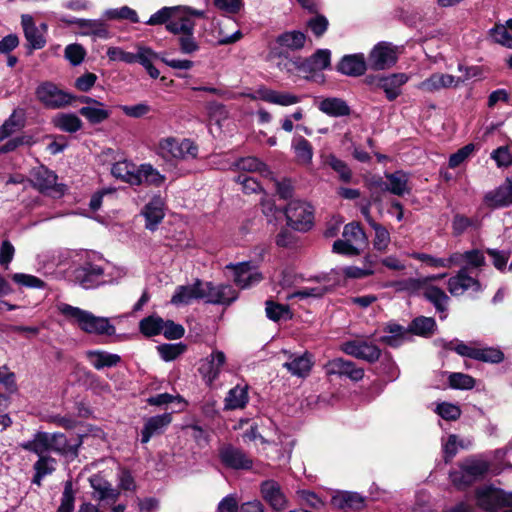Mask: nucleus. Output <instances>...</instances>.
Returning <instances> with one entry per match:
<instances>
[{
	"mask_svg": "<svg viewBox=\"0 0 512 512\" xmlns=\"http://www.w3.org/2000/svg\"><path fill=\"white\" fill-rule=\"evenodd\" d=\"M59 312L86 334L113 336L116 328L106 317L96 316L92 312L62 303Z\"/></svg>",
	"mask_w": 512,
	"mask_h": 512,
	"instance_id": "obj_1",
	"label": "nucleus"
},
{
	"mask_svg": "<svg viewBox=\"0 0 512 512\" xmlns=\"http://www.w3.org/2000/svg\"><path fill=\"white\" fill-rule=\"evenodd\" d=\"M489 471L486 461L467 458L459 464V470L451 471L449 478L454 487L464 490L484 478Z\"/></svg>",
	"mask_w": 512,
	"mask_h": 512,
	"instance_id": "obj_2",
	"label": "nucleus"
},
{
	"mask_svg": "<svg viewBox=\"0 0 512 512\" xmlns=\"http://www.w3.org/2000/svg\"><path fill=\"white\" fill-rule=\"evenodd\" d=\"M36 99L46 109H61L71 105L76 100V95L60 89L50 81L40 83L35 90Z\"/></svg>",
	"mask_w": 512,
	"mask_h": 512,
	"instance_id": "obj_3",
	"label": "nucleus"
},
{
	"mask_svg": "<svg viewBox=\"0 0 512 512\" xmlns=\"http://www.w3.org/2000/svg\"><path fill=\"white\" fill-rule=\"evenodd\" d=\"M287 226L298 232H307L314 225L313 207L300 200H291L285 208Z\"/></svg>",
	"mask_w": 512,
	"mask_h": 512,
	"instance_id": "obj_4",
	"label": "nucleus"
},
{
	"mask_svg": "<svg viewBox=\"0 0 512 512\" xmlns=\"http://www.w3.org/2000/svg\"><path fill=\"white\" fill-rule=\"evenodd\" d=\"M307 39V35L300 30L284 31L270 45V54L278 58H288L290 52L303 49Z\"/></svg>",
	"mask_w": 512,
	"mask_h": 512,
	"instance_id": "obj_5",
	"label": "nucleus"
},
{
	"mask_svg": "<svg viewBox=\"0 0 512 512\" xmlns=\"http://www.w3.org/2000/svg\"><path fill=\"white\" fill-rule=\"evenodd\" d=\"M218 457L221 464L228 469L249 471L253 468V459L242 448L230 443L219 448Z\"/></svg>",
	"mask_w": 512,
	"mask_h": 512,
	"instance_id": "obj_6",
	"label": "nucleus"
},
{
	"mask_svg": "<svg viewBox=\"0 0 512 512\" xmlns=\"http://www.w3.org/2000/svg\"><path fill=\"white\" fill-rule=\"evenodd\" d=\"M291 63L297 71L306 74L331 69V51L329 49H317L309 57H295L291 60Z\"/></svg>",
	"mask_w": 512,
	"mask_h": 512,
	"instance_id": "obj_7",
	"label": "nucleus"
},
{
	"mask_svg": "<svg viewBox=\"0 0 512 512\" xmlns=\"http://www.w3.org/2000/svg\"><path fill=\"white\" fill-rule=\"evenodd\" d=\"M203 290L205 303L213 305H222L225 307L234 303L239 292L230 284H214L211 281L203 282Z\"/></svg>",
	"mask_w": 512,
	"mask_h": 512,
	"instance_id": "obj_8",
	"label": "nucleus"
},
{
	"mask_svg": "<svg viewBox=\"0 0 512 512\" xmlns=\"http://www.w3.org/2000/svg\"><path fill=\"white\" fill-rule=\"evenodd\" d=\"M398 60L395 47L389 42H379L368 56L370 68L379 71L392 67Z\"/></svg>",
	"mask_w": 512,
	"mask_h": 512,
	"instance_id": "obj_9",
	"label": "nucleus"
},
{
	"mask_svg": "<svg viewBox=\"0 0 512 512\" xmlns=\"http://www.w3.org/2000/svg\"><path fill=\"white\" fill-rule=\"evenodd\" d=\"M225 363V353L220 350H213L209 356L201 359L198 372L207 386H212L218 379L221 368Z\"/></svg>",
	"mask_w": 512,
	"mask_h": 512,
	"instance_id": "obj_10",
	"label": "nucleus"
},
{
	"mask_svg": "<svg viewBox=\"0 0 512 512\" xmlns=\"http://www.w3.org/2000/svg\"><path fill=\"white\" fill-rule=\"evenodd\" d=\"M341 351L357 359L374 363L379 360L381 350L378 346L366 341L350 340L342 343Z\"/></svg>",
	"mask_w": 512,
	"mask_h": 512,
	"instance_id": "obj_11",
	"label": "nucleus"
},
{
	"mask_svg": "<svg viewBox=\"0 0 512 512\" xmlns=\"http://www.w3.org/2000/svg\"><path fill=\"white\" fill-rule=\"evenodd\" d=\"M325 371L328 376L347 377L354 382L360 381L364 377L363 368L357 367L353 361L344 358L329 360L325 365Z\"/></svg>",
	"mask_w": 512,
	"mask_h": 512,
	"instance_id": "obj_12",
	"label": "nucleus"
},
{
	"mask_svg": "<svg viewBox=\"0 0 512 512\" xmlns=\"http://www.w3.org/2000/svg\"><path fill=\"white\" fill-rule=\"evenodd\" d=\"M61 21L67 25H77L81 29V34L93 36L100 39H109L111 33L108 25L100 19H82V18H62Z\"/></svg>",
	"mask_w": 512,
	"mask_h": 512,
	"instance_id": "obj_13",
	"label": "nucleus"
},
{
	"mask_svg": "<svg viewBox=\"0 0 512 512\" xmlns=\"http://www.w3.org/2000/svg\"><path fill=\"white\" fill-rule=\"evenodd\" d=\"M477 506L486 512H496L503 508L502 488L489 485L475 491Z\"/></svg>",
	"mask_w": 512,
	"mask_h": 512,
	"instance_id": "obj_14",
	"label": "nucleus"
},
{
	"mask_svg": "<svg viewBox=\"0 0 512 512\" xmlns=\"http://www.w3.org/2000/svg\"><path fill=\"white\" fill-rule=\"evenodd\" d=\"M33 177V186L42 193L48 190H53L56 193L63 195L67 190V186L65 184L57 183V174L44 165H41L37 170H35Z\"/></svg>",
	"mask_w": 512,
	"mask_h": 512,
	"instance_id": "obj_15",
	"label": "nucleus"
},
{
	"mask_svg": "<svg viewBox=\"0 0 512 512\" xmlns=\"http://www.w3.org/2000/svg\"><path fill=\"white\" fill-rule=\"evenodd\" d=\"M483 203L490 209L508 207L512 205V176L496 189L487 192L483 197Z\"/></svg>",
	"mask_w": 512,
	"mask_h": 512,
	"instance_id": "obj_16",
	"label": "nucleus"
},
{
	"mask_svg": "<svg viewBox=\"0 0 512 512\" xmlns=\"http://www.w3.org/2000/svg\"><path fill=\"white\" fill-rule=\"evenodd\" d=\"M262 498L275 511H282L287 506V498L282 491L280 484L273 480H265L260 484Z\"/></svg>",
	"mask_w": 512,
	"mask_h": 512,
	"instance_id": "obj_17",
	"label": "nucleus"
},
{
	"mask_svg": "<svg viewBox=\"0 0 512 512\" xmlns=\"http://www.w3.org/2000/svg\"><path fill=\"white\" fill-rule=\"evenodd\" d=\"M335 70L345 76L359 77L365 74L367 62L362 53L347 54L336 64Z\"/></svg>",
	"mask_w": 512,
	"mask_h": 512,
	"instance_id": "obj_18",
	"label": "nucleus"
},
{
	"mask_svg": "<svg viewBox=\"0 0 512 512\" xmlns=\"http://www.w3.org/2000/svg\"><path fill=\"white\" fill-rule=\"evenodd\" d=\"M141 214L145 218V228L154 232L165 217L164 202L160 195L154 196L142 208Z\"/></svg>",
	"mask_w": 512,
	"mask_h": 512,
	"instance_id": "obj_19",
	"label": "nucleus"
},
{
	"mask_svg": "<svg viewBox=\"0 0 512 512\" xmlns=\"http://www.w3.org/2000/svg\"><path fill=\"white\" fill-rule=\"evenodd\" d=\"M171 422V413L155 415L146 419L141 430V443L146 444L152 437L163 434Z\"/></svg>",
	"mask_w": 512,
	"mask_h": 512,
	"instance_id": "obj_20",
	"label": "nucleus"
},
{
	"mask_svg": "<svg viewBox=\"0 0 512 512\" xmlns=\"http://www.w3.org/2000/svg\"><path fill=\"white\" fill-rule=\"evenodd\" d=\"M203 281L196 279L192 285H180L176 288L170 302L174 305L189 304L193 299H204Z\"/></svg>",
	"mask_w": 512,
	"mask_h": 512,
	"instance_id": "obj_21",
	"label": "nucleus"
},
{
	"mask_svg": "<svg viewBox=\"0 0 512 512\" xmlns=\"http://www.w3.org/2000/svg\"><path fill=\"white\" fill-rule=\"evenodd\" d=\"M332 504L341 510L361 511L366 506V497L358 492L340 491L332 497Z\"/></svg>",
	"mask_w": 512,
	"mask_h": 512,
	"instance_id": "obj_22",
	"label": "nucleus"
},
{
	"mask_svg": "<svg viewBox=\"0 0 512 512\" xmlns=\"http://www.w3.org/2000/svg\"><path fill=\"white\" fill-rule=\"evenodd\" d=\"M408 81L405 73H394L389 76H381L377 87L385 92L387 100L394 101L401 94V87Z\"/></svg>",
	"mask_w": 512,
	"mask_h": 512,
	"instance_id": "obj_23",
	"label": "nucleus"
},
{
	"mask_svg": "<svg viewBox=\"0 0 512 512\" xmlns=\"http://www.w3.org/2000/svg\"><path fill=\"white\" fill-rule=\"evenodd\" d=\"M21 25L23 28L25 39L28 42V53L30 54L32 53L33 50L42 49L46 44V40L44 36L41 33H39L33 17L28 14L22 15Z\"/></svg>",
	"mask_w": 512,
	"mask_h": 512,
	"instance_id": "obj_24",
	"label": "nucleus"
},
{
	"mask_svg": "<svg viewBox=\"0 0 512 512\" xmlns=\"http://www.w3.org/2000/svg\"><path fill=\"white\" fill-rule=\"evenodd\" d=\"M51 451L57 452L63 456H71L76 458L78 456L79 447L82 445V436H78L75 443H70L65 434L57 432L50 434Z\"/></svg>",
	"mask_w": 512,
	"mask_h": 512,
	"instance_id": "obj_25",
	"label": "nucleus"
},
{
	"mask_svg": "<svg viewBox=\"0 0 512 512\" xmlns=\"http://www.w3.org/2000/svg\"><path fill=\"white\" fill-rule=\"evenodd\" d=\"M318 109L329 117L339 118L350 116L352 113L348 103L339 97L323 98L317 105Z\"/></svg>",
	"mask_w": 512,
	"mask_h": 512,
	"instance_id": "obj_26",
	"label": "nucleus"
},
{
	"mask_svg": "<svg viewBox=\"0 0 512 512\" xmlns=\"http://www.w3.org/2000/svg\"><path fill=\"white\" fill-rule=\"evenodd\" d=\"M103 274L101 266L88 262L76 270V279L83 288L89 289L99 284Z\"/></svg>",
	"mask_w": 512,
	"mask_h": 512,
	"instance_id": "obj_27",
	"label": "nucleus"
},
{
	"mask_svg": "<svg viewBox=\"0 0 512 512\" xmlns=\"http://www.w3.org/2000/svg\"><path fill=\"white\" fill-rule=\"evenodd\" d=\"M313 364V355L306 351L302 355L293 357L291 361L285 362L283 367L292 375L304 378L309 375Z\"/></svg>",
	"mask_w": 512,
	"mask_h": 512,
	"instance_id": "obj_28",
	"label": "nucleus"
},
{
	"mask_svg": "<svg viewBox=\"0 0 512 512\" xmlns=\"http://www.w3.org/2000/svg\"><path fill=\"white\" fill-rule=\"evenodd\" d=\"M385 178L387 179V191L396 195L403 196L404 194H409L411 192V188L408 187L409 182V174L403 170H396L392 173H385Z\"/></svg>",
	"mask_w": 512,
	"mask_h": 512,
	"instance_id": "obj_29",
	"label": "nucleus"
},
{
	"mask_svg": "<svg viewBox=\"0 0 512 512\" xmlns=\"http://www.w3.org/2000/svg\"><path fill=\"white\" fill-rule=\"evenodd\" d=\"M259 98L265 102L280 105L289 106L300 102V97L288 92H278L272 89H260L258 90Z\"/></svg>",
	"mask_w": 512,
	"mask_h": 512,
	"instance_id": "obj_30",
	"label": "nucleus"
},
{
	"mask_svg": "<svg viewBox=\"0 0 512 512\" xmlns=\"http://www.w3.org/2000/svg\"><path fill=\"white\" fill-rule=\"evenodd\" d=\"M111 173L114 177L121 179L130 185H141V180L139 175H137L135 166L128 161H119L114 163L111 168Z\"/></svg>",
	"mask_w": 512,
	"mask_h": 512,
	"instance_id": "obj_31",
	"label": "nucleus"
},
{
	"mask_svg": "<svg viewBox=\"0 0 512 512\" xmlns=\"http://www.w3.org/2000/svg\"><path fill=\"white\" fill-rule=\"evenodd\" d=\"M86 356L97 370L115 367L121 362L119 355L101 350H89L86 352Z\"/></svg>",
	"mask_w": 512,
	"mask_h": 512,
	"instance_id": "obj_32",
	"label": "nucleus"
},
{
	"mask_svg": "<svg viewBox=\"0 0 512 512\" xmlns=\"http://www.w3.org/2000/svg\"><path fill=\"white\" fill-rule=\"evenodd\" d=\"M437 328V324L434 318L418 316L415 317L409 324L407 331L410 334L429 338L431 337Z\"/></svg>",
	"mask_w": 512,
	"mask_h": 512,
	"instance_id": "obj_33",
	"label": "nucleus"
},
{
	"mask_svg": "<svg viewBox=\"0 0 512 512\" xmlns=\"http://www.w3.org/2000/svg\"><path fill=\"white\" fill-rule=\"evenodd\" d=\"M52 124L62 132L76 133L83 127L82 120L74 113H58L52 118Z\"/></svg>",
	"mask_w": 512,
	"mask_h": 512,
	"instance_id": "obj_34",
	"label": "nucleus"
},
{
	"mask_svg": "<svg viewBox=\"0 0 512 512\" xmlns=\"http://www.w3.org/2000/svg\"><path fill=\"white\" fill-rule=\"evenodd\" d=\"M50 438V433L38 431L32 440L21 443L20 447L38 456L44 455L45 452L51 451Z\"/></svg>",
	"mask_w": 512,
	"mask_h": 512,
	"instance_id": "obj_35",
	"label": "nucleus"
},
{
	"mask_svg": "<svg viewBox=\"0 0 512 512\" xmlns=\"http://www.w3.org/2000/svg\"><path fill=\"white\" fill-rule=\"evenodd\" d=\"M323 164L336 172L341 182L350 183L352 181L353 174L348 164L335 154L329 153L323 156Z\"/></svg>",
	"mask_w": 512,
	"mask_h": 512,
	"instance_id": "obj_36",
	"label": "nucleus"
},
{
	"mask_svg": "<svg viewBox=\"0 0 512 512\" xmlns=\"http://www.w3.org/2000/svg\"><path fill=\"white\" fill-rule=\"evenodd\" d=\"M91 487L99 494V500H113L115 501L119 493L115 491L111 484L101 475L94 474L89 478Z\"/></svg>",
	"mask_w": 512,
	"mask_h": 512,
	"instance_id": "obj_37",
	"label": "nucleus"
},
{
	"mask_svg": "<svg viewBox=\"0 0 512 512\" xmlns=\"http://www.w3.org/2000/svg\"><path fill=\"white\" fill-rule=\"evenodd\" d=\"M423 297L432 303L438 312L443 313L447 310L450 298L440 287L434 285L427 286L423 292Z\"/></svg>",
	"mask_w": 512,
	"mask_h": 512,
	"instance_id": "obj_38",
	"label": "nucleus"
},
{
	"mask_svg": "<svg viewBox=\"0 0 512 512\" xmlns=\"http://www.w3.org/2000/svg\"><path fill=\"white\" fill-rule=\"evenodd\" d=\"M248 403L247 386L241 387L239 385L230 389L225 398V409L236 410L243 409Z\"/></svg>",
	"mask_w": 512,
	"mask_h": 512,
	"instance_id": "obj_39",
	"label": "nucleus"
},
{
	"mask_svg": "<svg viewBox=\"0 0 512 512\" xmlns=\"http://www.w3.org/2000/svg\"><path fill=\"white\" fill-rule=\"evenodd\" d=\"M235 166L238 170L246 172H259L264 176L272 174L267 164L259 160L257 157L248 156L239 158L235 162Z\"/></svg>",
	"mask_w": 512,
	"mask_h": 512,
	"instance_id": "obj_40",
	"label": "nucleus"
},
{
	"mask_svg": "<svg viewBox=\"0 0 512 512\" xmlns=\"http://www.w3.org/2000/svg\"><path fill=\"white\" fill-rule=\"evenodd\" d=\"M265 305L267 318L274 322H279L282 319L291 320L293 318V312L289 305L280 304L273 300H267Z\"/></svg>",
	"mask_w": 512,
	"mask_h": 512,
	"instance_id": "obj_41",
	"label": "nucleus"
},
{
	"mask_svg": "<svg viewBox=\"0 0 512 512\" xmlns=\"http://www.w3.org/2000/svg\"><path fill=\"white\" fill-rule=\"evenodd\" d=\"M481 221L478 216L467 217L464 214L456 213L452 220V234L455 237L461 236L468 228H479Z\"/></svg>",
	"mask_w": 512,
	"mask_h": 512,
	"instance_id": "obj_42",
	"label": "nucleus"
},
{
	"mask_svg": "<svg viewBox=\"0 0 512 512\" xmlns=\"http://www.w3.org/2000/svg\"><path fill=\"white\" fill-rule=\"evenodd\" d=\"M137 175H139L141 184L145 183L155 187H160L166 179L165 176L160 174L151 164H141L137 169Z\"/></svg>",
	"mask_w": 512,
	"mask_h": 512,
	"instance_id": "obj_43",
	"label": "nucleus"
},
{
	"mask_svg": "<svg viewBox=\"0 0 512 512\" xmlns=\"http://www.w3.org/2000/svg\"><path fill=\"white\" fill-rule=\"evenodd\" d=\"M164 320L159 316L150 315L139 322V331L145 337H153L162 333Z\"/></svg>",
	"mask_w": 512,
	"mask_h": 512,
	"instance_id": "obj_44",
	"label": "nucleus"
},
{
	"mask_svg": "<svg viewBox=\"0 0 512 512\" xmlns=\"http://www.w3.org/2000/svg\"><path fill=\"white\" fill-rule=\"evenodd\" d=\"M159 149L162 156L167 160H181L184 159L182 152V143L178 142L175 138H167L160 141Z\"/></svg>",
	"mask_w": 512,
	"mask_h": 512,
	"instance_id": "obj_45",
	"label": "nucleus"
},
{
	"mask_svg": "<svg viewBox=\"0 0 512 512\" xmlns=\"http://www.w3.org/2000/svg\"><path fill=\"white\" fill-rule=\"evenodd\" d=\"M342 236L352 244L366 245L367 236L359 222H350L344 226Z\"/></svg>",
	"mask_w": 512,
	"mask_h": 512,
	"instance_id": "obj_46",
	"label": "nucleus"
},
{
	"mask_svg": "<svg viewBox=\"0 0 512 512\" xmlns=\"http://www.w3.org/2000/svg\"><path fill=\"white\" fill-rule=\"evenodd\" d=\"M314 16L309 18L306 22V28L317 38H321L328 31L329 21L327 17L319 12L314 13Z\"/></svg>",
	"mask_w": 512,
	"mask_h": 512,
	"instance_id": "obj_47",
	"label": "nucleus"
},
{
	"mask_svg": "<svg viewBox=\"0 0 512 512\" xmlns=\"http://www.w3.org/2000/svg\"><path fill=\"white\" fill-rule=\"evenodd\" d=\"M79 114L87 119L92 125H97L110 117V112L97 106H83L79 109Z\"/></svg>",
	"mask_w": 512,
	"mask_h": 512,
	"instance_id": "obj_48",
	"label": "nucleus"
},
{
	"mask_svg": "<svg viewBox=\"0 0 512 512\" xmlns=\"http://www.w3.org/2000/svg\"><path fill=\"white\" fill-rule=\"evenodd\" d=\"M292 146L298 159L304 163H310L313 158L312 144L303 136H298L293 140Z\"/></svg>",
	"mask_w": 512,
	"mask_h": 512,
	"instance_id": "obj_49",
	"label": "nucleus"
},
{
	"mask_svg": "<svg viewBox=\"0 0 512 512\" xmlns=\"http://www.w3.org/2000/svg\"><path fill=\"white\" fill-rule=\"evenodd\" d=\"M491 33L497 43L512 48V19H508L506 25H495Z\"/></svg>",
	"mask_w": 512,
	"mask_h": 512,
	"instance_id": "obj_50",
	"label": "nucleus"
},
{
	"mask_svg": "<svg viewBox=\"0 0 512 512\" xmlns=\"http://www.w3.org/2000/svg\"><path fill=\"white\" fill-rule=\"evenodd\" d=\"M297 496L302 506H307L314 511H320L325 506V502L311 490H298Z\"/></svg>",
	"mask_w": 512,
	"mask_h": 512,
	"instance_id": "obj_51",
	"label": "nucleus"
},
{
	"mask_svg": "<svg viewBox=\"0 0 512 512\" xmlns=\"http://www.w3.org/2000/svg\"><path fill=\"white\" fill-rule=\"evenodd\" d=\"M186 349L187 346L181 342L176 344L164 343L157 346V350L161 358L166 362L175 360L177 357L183 354Z\"/></svg>",
	"mask_w": 512,
	"mask_h": 512,
	"instance_id": "obj_52",
	"label": "nucleus"
},
{
	"mask_svg": "<svg viewBox=\"0 0 512 512\" xmlns=\"http://www.w3.org/2000/svg\"><path fill=\"white\" fill-rule=\"evenodd\" d=\"M449 386L453 389L470 390L475 387V379L464 373L454 372L448 377Z\"/></svg>",
	"mask_w": 512,
	"mask_h": 512,
	"instance_id": "obj_53",
	"label": "nucleus"
},
{
	"mask_svg": "<svg viewBox=\"0 0 512 512\" xmlns=\"http://www.w3.org/2000/svg\"><path fill=\"white\" fill-rule=\"evenodd\" d=\"M475 360L498 364L504 360V353L500 349L494 347L477 348Z\"/></svg>",
	"mask_w": 512,
	"mask_h": 512,
	"instance_id": "obj_54",
	"label": "nucleus"
},
{
	"mask_svg": "<svg viewBox=\"0 0 512 512\" xmlns=\"http://www.w3.org/2000/svg\"><path fill=\"white\" fill-rule=\"evenodd\" d=\"M162 56H160L158 53L154 52L150 47H144L143 48V54L140 58L139 64L142 65L149 76L153 79H157L160 75L159 70L153 65L152 59H160Z\"/></svg>",
	"mask_w": 512,
	"mask_h": 512,
	"instance_id": "obj_55",
	"label": "nucleus"
},
{
	"mask_svg": "<svg viewBox=\"0 0 512 512\" xmlns=\"http://www.w3.org/2000/svg\"><path fill=\"white\" fill-rule=\"evenodd\" d=\"M180 10L179 6L175 7H163L158 10L156 13L152 14L148 21L145 23L147 25H162L169 23L170 19Z\"/></svg>",
	"mask_w": 512,
	"mask_h": 512,
	"instance_id": "obj_56",
	"label": "nucleus"
},
{
	"mask_svg": "<svg viewBox=\"0 0 512 512\" xmlns=\"http://www.w3.org/2000/svg\"><path fill=\"white\" fill-rule=\"evenodd\" d=\"M370 227L375 231V238L373 240L374 248L378 251H384L390 242V234L388 230L377 222H373V224L371 223Z\"/></svg>",
	"mask_w": 512,
	"mask_h": 512,
	"instance_id": "obj_57",
	"label": "nucleus"
},
{
	"mask_svg": "<svg viewBox=\"0 0 512 512\" xmlns=\"http://www.w3.org/2000/svg\"><path fill=\"white\" fill-rule=\"evenodd\" d=\"M75 495L73 490V483L67 480L64 484V491L61 498V504L58 512H73L74 511Z\"/></svg>",
	"mask_w": 512,
	"mask_h": 512,
	"instance_id": "obj_58",
	"label": "nucleus"
},
{
	"mask_svg": "<svg viewBox=\"0 0 512 512\" xmlns=\"http://www.w3.org/2000/svg\"><path fill=\"white\" fill-rule=\"evenodd\" d=\"M12 280L17 284L28 288L43 289L46 286V283L39 277L25 273L13 274Z\"/></svg>",
	"mask_w": 512,
	"mask_h": 512,
	"instance_id": "obj_59",
	"label": "nucleus"
},
{
	"mask_svg": "<svg viewBox=\"0 0 512 512\" xmlns=\"http://www.w3.org/2000/svg\"><path fill=\"white\" fill-rule=\"evenodd\" d=\"M436 412L441 418L447 421H456L461 416L460 407L448 402L438 404Z\"/></svg>",
	"mask_w": 512,
	"mask_h": 512,
	"instance_id": "obj_60",
	"label": "nucleus"
},
{
	"mask_svg": "<svg viewBox=\"0 0 512 512\" xmlns=\"http://www.w3.org/2000/svg\"><path fill=\"white\" fill-rule=\"evenodd\" d=\"M33 137L30 135H21L9 139L5 144L0 146V155L15 151L18 147L33 145Z\"/></svg>",
	"mask_w": 512,
	"mask_h": 512,
	"instance_id": "obj_61",
	"label": "nucleus"
},
{
	"mask_svg": "<svg viewBox=\"0 0 512 512\" xmlns=\"http://www.w3.org/2000/svg\"><path fill=\"white\" fill-rule=\"evenodd\" d=\"M86 56L84 47L80 44H69L65 48V57L73 66L80 65Z\"/></svg>",
	"mask_w": 512,
	"mask_h": 512,
	"instance_id": "obj_62",
	"label": "nucleus"
},
{
	"mask_svg": "<svg viewBox=\"0 0 512 512\" xmlns=\"http://www.w3.org/2000/svg\"><path fill=\"white\" fill-rule=\"evenodd\" d=\"M332 252L343 256H358L360 249L353 245L351 242L342 239H337L332 245Z\"/></svg>",
	"mask_w": 512,
	"mask_h": 512,
	"instance_id": "obj_63",
	"label": "nucleus"
},
{
	"mask_svg": "<svg viewBox=\"0 0 512 512\" xmlns=\"http://www.w3.org/2000/svg\"><path fill=\"white\" fill-rule=\"evenodd\" d=\"M56 459L48 455H39V459L34 463L33 469L46 476L55 471Z\"/></svg>",
	"mask_w": 512,
	"mask_h": 512,
	"instance_id": "obj_64",
	"label": "nucleus"
}]
</instances>
